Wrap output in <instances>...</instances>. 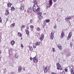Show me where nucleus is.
<instances>
[{"label":"nucleus","mask_w":74,"mask_h":74,"mask_svg":"<svg viewBox=\"0 0 74 74\" xmlns=\"http://www.w3.org/2000/svg\"><path fill=\"white\" fill-rule=\"evenodd\" d=\"M30 23H33V20L32 19L30 20Z\"/></svg>","instance_id":"4c0bfd02"},{"label":"nucleus","mask_w":74,"mask_h":74,"mask_svg":"<svg viewBox=\"0 0 74 74\" xmlns=\"http://www.w3.org/2000/svg\"><path fill=\"white\" fill-rule=\"evenodd\" d=\"M23 70L25 71V68H24L23 69Z\"/></svg>","instance_id":"de8ad7c7"},{"label":"nucleus","mask_w":74,"mask_h":74,"mask_svg":"<svg viewBox=\"0 0 74 74\" xmlns=\"http://www.w3.org/2000/svg\"><path fill=\"white\" fill-rule=\"evenodd\" d=\"M44 34H42V35L40 36V40L42 41V40L44 39Z\"/></svg>","instance_id":"f8f14e48"},{"label":"nucleus","mask_w":74,"mask_h":74,"mask_svg":"<svg viewBox=\"0 0 74 74\" xmlns=\"http://www.w3.org/2000/svg\"><path fill=\"white\" fill-rule=\"evenodd\" d=\"M65 71L66 72H67V69H65Z\"/></svg>","instance_id":"79ce46f5"},{"label":"nucleus","mask_w":74,"mask_h":74,"mask_svg":"<svg viewBox=\"0 0 74 74\" xmlns=\"http://www.w3.org/2000/svg\"><path fill=\"white\" fill-rule=\"evenodd\" d=\"M72 32H69L68 36L67 38V40H69L70 38H71V37L72 36Z\"/></svg>","instance_id":"423d86ee"},{"label":"nucleus","mask_w":74,"mask_h":74,"mask_svg":"<svg viewBox=\"0 0 74 74\" xmlns=\"http://www.w3.org/2000/svg\"><path fill=\"white\" fill-rule=\"evenodd\" d=\"M21 47H22V48H23V45H22V44H21Z\"/></svg>","instance_id":"a19ab883"},{"label":"nucleus","mask_w":74,"mask_h":74,"mask_svg":"<svg viewBox=\"0 0 74 74\" xmlns=\"http://www.w3.org/2000/svg\"><path fill=\"white\" fill-rule=\"evenodd\" d=\"M40 11H37L36 12H37L38 14V17L40 18V19H42V17L41 16L42 15V13L40 12Z\"/></svg>","instance_id":"20e7f679"},{"label":"nucleus","mask_w":74,"mask_h":74,"mask_svg":"<svg viewBox=\"0 0 74 74\" xmlns=\"http://www.w3.org/2000/svg\"><path fill=\"white\" fill-rule=\"evenodd\" d=\"M50 21V20H49V19L46 20V22L47 23L49 22Z\"/></svg>","instance_id":"473e14b6"},{"label":"nucleus","mask_w":74,"mask_h":74,"mask_svg":"<svg viewBox=\"0 0 74 74\" xmlns=\"http://www.w3.org/2000/svg\"><path fill=\"white\" fill-rule=\"evenodd\" d=\"M49 5H50V6L51 7V6H52V0H49Z\"/></svg>","instance_id":"4468645a"},{"label":"nucleus","mask_w":74,"mask_h":74,"mask_svg":"<svg viewBox=\"0 0 74 74\" xmlns=\"http://www.w3.org/2000/svg\"><path fill=\"white\" fill-rule=\"evenodd\" d=\"M0 53H1V51H0Z\"/></svg>","instance_id":"3c124183"},{"label":"nucleus","mask_w":74,"mask_h":74,"mask_svg":"<svg viewBox=\"0 0 74 74\" xmlns=\"http://www.w3.org/2000/svg\"><path fill=\"white\" fill-rule=\"evenodd\" d=\"M32 8H29L27 10V11L28 13H30L32 12Z\"/></svg>","instance_id":"2eb2a0df"},{"label":"nucleus","mask_w":74,"mask_h":74,"mask_svg":"<svg viewBox=\"0 0 74 74\" xmlns=\"http://www.w3.org/2000/svg\"><path fill=\"white\" fill-rule=\"evenodd\" d=\"M43 69L45 73H49V66H46L43 67Z\"/></svg>","instance_id":"7ed1b4c3"},{"label":"nucleus","mask_w":74,"mask_h":74,"mask_svg":"<svg viewBox=\"0 0 74 74\" xmlns=\"http://www.w3.org/2000/svg\"><path fill=\"white\" fill-rule=\"evenodd\" d=\"M29 48L30 51H33V47L32 46H29Z\"/></svg>","instance_id":"4be33fe9"},{"label":"nucleus","mask_w":74,"mask_h":74,"mask_svg":"<svg viewBox=\"0 0 74 74\" xmlns=\"http://www.w3.org/2000/svg\"><path fill=\"white\" fill-rule=\"evenodd\" d=\"M52 49L53 52H54L56 51V50H55V48H52Z\"/></svg>","instance_id":"c85d7f7f"},{"label":"nucleus","mask_w":74,"mask_h":74,"mask_svg":"<svg viewBox=\"0 0 74 74\" xmlns=\"http://www.w3.org/2000/svg\"><path fill=\"white\" fill-rule=\"evenodd\" d=\"M2 22V20H1V18L0 17V23H1Z\"/></svg>","instance_id":"e433bc0d"},{"label":"nucleus","mask_w":74,"mask_h":74,"mask_svg":"<svg viewBox=\"0 0 74 74\" xmlns=\"http://www.w3.org/2000/svg\"><path fill=\"white\" fill-rule=\"evenodd\" d=\"M40 28L39 27H37L36 28V30L37 31H40Z\"/></svg>","instance_id":"2f4dec72"},{"label":"nucleus","mask_w":74,"mask_h":74,"mask_svg":"<svg viewBox=\"0 0 74 74\" xmlns=\"http://www.w3.org/2000/svg\"><path fill=\"white\" fill-rule=\"evenodd\" d=\"M15 23H14L13 24H11V27H14L15 26Z\"/></svg>","instance_id":"7c9ffc66"},{"label":"nucleus","mask_w":74,"mask_h":74,"mask_svg":"<svg viewBox=\"0 0 74 74\" xmlns=\"http://www.w3.org/2000/svg\"><path fill=\"white\" fill-rule=\"evenodd\" d=\"M6 12H5V15L6 16H7L9 14V11L8 10H6Z\"/></svg>","instance_id":"a211bd4d"},{"label":"nucleus","mask_w":74,"mask_h":74,"mask_svg":"<svg viewBox=\"0 0 74 74\" xmlns=\"http://www.w3.org/2000/svg\"><path fill=\"white\" fill-rule=\"evenodd\" d=\"M57 69L58 70H62V67H60L59 68H58V67H57Z\"/></svg>","instance_id":"cd10ccee"},{"label":"nucleus","mask_w":74,"mask_h":74,"mask_svg":"<svg viewBox=\"0 0 74 74\" xmlns=\"http://www.w3.org/2000/svg\"><path fill=\"white\" fill-rule=\"evenodd\" d=\"M64 36V32H62L61 34V36H60V38H63V37Z\"/></svg>","instance_id":"dca6fc26"},{"label":"nucleus","mask_w":74,"mask_h":74,"mask_svg":"<svg viewBox=\"0 0 74 74\" xmlns=\"http://www.w3.org/2000/svg\"><path fill=\"white\" fill-rule=\"evenodd\" d=\"M11 74H14V72H12L11 73Z\"/></svg>","instance_id":"49530a36"},{"label":"nucleus","mask_w":74,"mask_h":74,"mask_svg":"<svg viewBox=\"0 0 74 74\" xmlns=\"http://www.w3.org/2000/svg\"><path fill=\"white\" fill-rule=\"evenodd\" d=\"M53 0V1H54V2H56V1H57V0Z\"/></svg>","instance_id":"37998d69"},{"label":"nucleus","mask_w":74,"mask_h":74,"mask_svg":"<svg viewBox=\"0 0 74 74\" xmlns=\"http://www.w3.org/2000/svg\"><path fill=\"white\" fill-rule=\"evenodd\" d=\"M71 19V17L70 16L66 17L65 19L66 21H69Z\"/></svg>","instance_id":"1a4fd4ad"},{"label":"nucleus","mask_w":74,"mask_h":74,"mask_svg":"<svg viewBox=\"0 0 74 74\" xmlns=\"http://www.w3.org/2000/svg\"><path fill=\"white\" fill-rule=\"evenodd\" d=\"M21 28H24L25 27V25H22L21 26Z\"/></svg>","instance_id":"c9c22d12"},{"label":"nucleus","mask_w":74,"mask_h":74,"mask_svg":"<svg viewBox=\"0 0 74 74\" xmlns=\"http://www.w3.org/2000/svg\"><path fill=\"white\" fill-rule=\"evenodd\" d=\"M18 56H19V54L18 53H16L15 54V57L16 58L18 59V58L19 57H18Z\"/></svg>","instance_id":"6ab92c4d"},{"label":"nucleus","mask_w":74,"mask_h":74,"mask_svg":"<svg viewBox=\"0 0 74 74\" xmlns=\"http://www.w3.org/2000/svg\"><path fill=\"white\" fill-rule=\"evenodd\" d=\"M18 36L19 37H21V36H22V34H21V33H18Z\"/></svg>","instance_id":"bb28decb"},{"label":"nucleus","mask_w":74,"mask_h":74,"mask_svg":"<svg viewBox=\"0 0 74 74\" xmlns=\"http://www.w3.org/2000/svg\"><path fill=\"white\" fill-rule=\"evenodd\" d=\"M39 45L40 47L42 46V43L41 42H37L35 44H33V47L34 48H36V46Z\"/></svg>","instance_id":"f03ea898"},{"label":"nucleus","mask_w":74,"mask_h":74,"mask_svg":"<svg viewBox=\"0 0 74 74\" xmlns=\"http://www.w3.org/2000/svg\"><path fill=\"white\" fill-rule=\"evenodd\" d=\"M11 5H12V4L10 3H8L7 4L8 7H11Z\"/></svg>","instance_id":"b1692460"},{"label":"nucleus","mask_w":74,"mask_h":74,"mask_svg":"<svg viewBox=\"0 0 74 74\" xmlns=\"http://www.w3.org/2000/svg\"><path fill=\"white\" fill-rule=\"evenodd\" d=\"M40 36V34L38 33H36V38L38 37V36Z\"/></svg>","instance_id":"5701e85b"},{"label":"nucleus","mask_w":74,"mask_h":74,"mask_svg":"<svg viewBox=\"0 0 74 74\" xmlns=\"http://www.w3.org/2000/svg\"><path fill=\"white\" fill-rule=\"evenodd\" d=\"M34 5L32 7V10L34 12H37V11H40V8H39L38 6L37 5V0H35L34 1Z\"/></svg>","instance_id":"f257e3e1"},{"label":"nucleus","mask_w":74,"mask_h":74,"mask_svg":"<svg viewBox=\"0 0 74 74\" xmlns=\"http://www.w3.org/2000/svg\"><path fill=\"white\" fill-rule=\"evenodd\" d=\"M1 56H0V60H1Z\"/></svg>","instance_id":"09e8293b"},{"label":"nucleus","mask_w":74,"mask_h":74,"mask_svg":"<svg viewBox=\"0 0 74 74\" xmlns=\"http://www.w3.org/2000/svg\"><path fill=\"white\" fill-rule=\"evenodd\" d=\"M29 28L28 27L26 29L25 32H26V34H27V36H29V31L28 30V29Z\"/></svg>","instance_id":"ddd939ff"},{"label":"nucleus","mask_w":74,"mask_h":74,"mask_svg":"<svg viewBox=\"0 0 74 74\" xmlns=\"http://www.w3.org/2000/svg\"><path fill=\"white\" fill-rule=\"evenodd\" d=\"M15 42L14 41L12 40L10 42V44L12 45H14L15 44Z\"/></svg>","instance_id":"aec40b11"},{"label":"nucleus","mask_w":74,"mask_h":74,"mask_svg":"<svg viewBox=\"0 0 74 74\" xmlns=\"http://www.w3.org/2000/svg\"><path fill=\"white\" fill-rule=\"evenodd\" d=\"M11 10L12 11H14L15 10V8L14 7L12 6V7H11Z\"/></svg>","instance_id":"a878e982"},{"label":"nucleus","mask_w":74,"mask_h":74,"mask_svg":"<svg viewBox=\"0 0 74 74\" xmlns=\"http://www.w3.org/2000/svg\"><path fill=\"white\" fill-rule=\"evenodd\" d=\"M57 47L59 48L60 49H62V46L61 45L59 44V45H57Z\"/></svg>","instance_id":"f3484780"},{"label":"nucleus","mask_w":74,"mask_h":74,"mask_svg":"<svg viewBox=\"0 0 74 74\" xmlns=\"http://www.w3.org/2000/svg\"><path fill=\"white\" fill-rule=\"evenodd\" d=\"M46 6H47V8H49V7H50V5H49V4H47L46 5Z\"/></svg>","instance_id":"c756f323"},{"label":"nucleus","mask_w":74,"mask_h":74,"mask_svg":"<svg viewBox=\"0 0 74 74\" xmlns=\"http://www.w3.org/2000/svg\"><path fill=\"white\" fill-rule=\"evenodd\" d=\"M56 66H58V68H59V67H60V64H59V62L57 63L56 64Z\"/></svg>","instance_id":"393cba45"},{"label":"nucleus","mask_w":74,"mask_h":74,"mask_svg":"<svg viewBox=\"0 0 74 74\" xmlns=\"http://www.w3.org/2000/svg\"><path fill=\"white\" fill-rule=\"evenodd\" d=\"M53 27H54V29H56V25H55Z\"/></svg>","instance_id":"58836bf2"},{"label":"nucleus","mask_w":74,"mask_h":74,"mask_svg":"<svg viewBox=\"0 0 74 74\" xmlns=\"http://www.w3.org/2000/svg\"><path fill=\"white\" fill-rule=\"evenodd\" d=\"M71 74L74 73V69L73 68H72L71 70Z\"/></svg>","instance_id":"412c9836"},{"label":"nucleus","mask_w":74,"mask_h":74,"mask_svg":"<svg viewBox=\"0 0 74 74\" xmlns=\"http://www.w3.org/2000/svg\"><path fill=\"white\" fill-rule=\"evenodd\" d=\"M53 74H56V73H52Z\"/></svg>","instance_id":"8fccbe9b"},{"label":"nucleus","mask_w":74,"mask_h":74,"mask_svg":"<svg viewBox=\"0 0 74 74\" xmlns=\"http://www.w3.org/2000/svg\"><path fill=\"white\" fill-rule=\"evenodd\" d=\"M30 28H31V29H33L34 27H33V25H31L30 26Z\"/></svg>","instance_id":"72a5a7b5"},{"label":"nucleus","mask_w":74,"mask_h":74,"mask_svg":"<svg viewBox=\"0 0 74 74\" xmlns=\"http://www.w3.org/2000/svg\"><path fill=\"white\" fill-rule=\"evenodd\" d=\"M7 71L6 70V69H4V72H3V73H6V72Z\"/></svg>","instance_id":"f704fd0d"},{"label":"nucleus","mask_w":74,"mask_h":74,"mask_svg":"<svg viewBox=\"0 0 74 74\" xmlns=\"http://www.w3.org/2000/svg\"><path fill=\"white\" fill-rule=\"evenodd\" d=\"M1 38L0 36V42H1Z\"/></svg>","instance_id":"c03bdc74"},{"label":"nucleus","mask_w":74,"mask_h":74,"mask_svg":"<svg viewBox=\"0 0 74 74\" xmlns=\"http://www.w3.org/2000/svg\"><path fill=\"white\" fill-rule=\"evenodd\" d=\"M12 48H10L8 50V52H9V55H12Z\"/></svg>","instance_id":"6e6552de"},{"label":"nucleus","mask_w":74,"mask_h":74,"mask_svg":"<svg viewBox=\"0 0 74 74\" xmlns=\"http://www.w3.org/2000/svg\"><path fill=\"white\" fill-rule=\"evenodd\" d=\"M54 37V31H52L50 35V37L51 40H53Z\"/></svg>","instance_id":"39448f33"},{"label":"nucleus","mask_w":74,"mask_h":74,"mask_svg":"<svg viewBox=\"0 0 74 74\" xmlns=\"http://www.w3.org/2000/svg\"><path fill=\"white\" fill-rule=\"evenodd\" d=\"M30 60H31V61H32V57H31L30 58Z\"/></svg>","instance_id":"a18cd8bd"},{"label":"nucleus","mask_w":74,"mask_h":74,"mask_svg":"<svg viewBox=\"0 0 74 74\" xmlns=\"http://www.w3.org/2000/svg\"><path fill=\"white\" fill-rule=\"evenodd\" d=\"M24 7V5L23 4H21L20 7V10L23 11L25 9Z\"/></svg>","instance_id":"9d476101"},{"label":"nucleus","mask_w":74,"mask_h":74,"mask_svg":"<svg viewBox=\"0 0 74 74\" xmlns=\"http://www.w3.org/2000/svg\"><path fill=\"white\" fill-rule=\"evenodd\" d=\"M70 45L71 46H71H72V45H73V44L72 43V42H71L70 43Z\"/></svg>","instance_id":"ea45409f"},{"label":"nucleus","mask_w":74,"mask_h":74,"mask_svg":"<svg viewBox=\"0 0 74 74\" xmlns=\"http://www.w3.org/2000/svg\"><path fill=\"white\" fill-rule=\"evenodd\" d=\"M33 60V62H34V63H37V62H38V59L35 57L32 58Z\"/></svg>","instance_id":"0eeeda50"},{"label":"nucleus","mask_w":74,"mask_h":74,"mask_svg":"<svg viewBox=\"0 0 74 74\" xmlns=\"http://www.w3.org/2000/svg\"><path fill=\"white\" fill-rule=\"evenodd\" d=\"M18 73L22 72V67L19 66L18 68Z\"/></svg>","instance_id":"9b49d317"}]
</instances>
